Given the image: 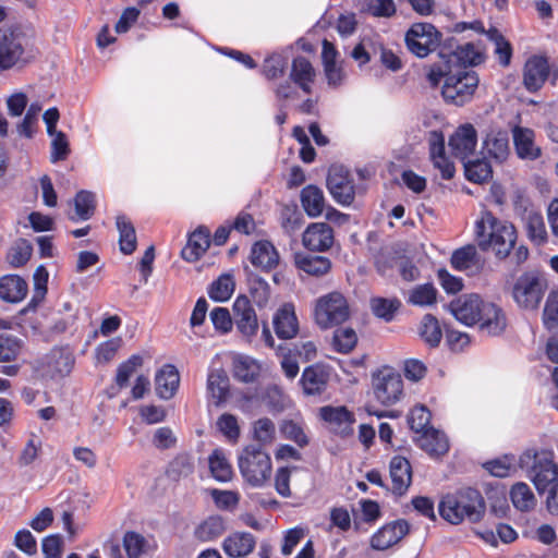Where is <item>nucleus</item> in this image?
Listing matches in <instances>:
<instances>
[{
  "mask_svg": "<svg viewBox=\"0 0 558 558\" xmlns=\"http://www.w3.org/2000/svg\"><path fill=\"white\" fill-rule=\"evenodd\" d=\"M475 239L482 251H492L504 259L514 247L517 230L510 222L497 219L490 211H484L475 225Z\"/></svg>",
  "mask_w": 558,
  "mask_h": 558,
  "instance_id": "obj_2",
  "label": "nucleus"
},
{
  "mask_svg": "<svg viewBox=\"0 0 558 558\" xmlns=\"http://www.w3.org/2000/svg\"><path fill=\"white\" fill-rule=\"evenodd\" d=\"M34 57L33 36L21 26L0 29V71L24 65Z\"/></svg>",
  "mask_w": 558,
  "mask_h": 558,
  "instance_id": "obj_4",
  "label": "nucleus"
},
{
  "mask_svg": "<svg viewBox=\"0 0 558 558\" xmlns=\"http://www.w3.org/2000/svg\"><path fill=\"white\" fill-rule=\"evenodd\" d=\"M483 149L496 162L502 163L506 161L510 153L507 132L490 130L483 141Z\"/></svg>",
  "mask_w": 558,
  "mask_h": 558,
  "instance_id": "obj_24",
  "label": "nucleus"
},
{
  "mask_svg": "<svg viewBox=\"0 0 558 558\" xmlns=\"http://www.w3.org/2000/svg\"><path fill=\"white\" fill-rule=\"evenodd\" d=\"M248 293L258 307H265L270 298V288L264 279L253 277L248 280Z\"/></svg>",
  "mask_w": 558,
  "mask_h": 558,
  "instance_id": "obj_56",
  "label": "nucleus"
},
{
  "mask_svg": "<svg viewBox=\"0 0 558 558\" xmlns=\"http://www.w3.org/2000/svg\"><path fill=\"white\" fill-rule=\"evenodd\" d=\"M252 435L253 439L258 442L257 446L262 448V446L269 445L275 440L276 426L268 417L258 418L252 424Z\"/></svg>",
  "mask_w": 558,
  "mask_h": 558,
  "instance_id": "obj_46",
  "label": "nucleus"
},
{
  "mask_svg": "<svg viewBox=\"0 0 558 558\" xmlns=\"http://www.w3.org/2000/svg\"><path fill=\"white\" fill-rule=\"evenodd\" d=\"M372 389L374 398L383 405L390 407L403 396V380L392 368L384 367L373 374Z\"/></svg>",
  "mask_w": 558,
  "mask_h": 558,
  "instance_id": "obj_10",
  "label": "nucleus"
},
{
  "mask_svg": "<svg viewBox=\"0 0 558 558\" xmlns=\"http://www.w3.org/2000/svg\"><path fill=\"white\" fill-rule=\"evenodd\" d=\"M301 204L310 217H318L325 208L323 191L316 185H307L301 192Z\"/></svg>",
  "mask_w": 558,
  "mask_h": 558,
  "instance_id": "obj_35",
  "label": "nucleus"
},
{
  "mask_svg": "<svg viewBox=\"0 0 558 558\" xmlns=\"http://www.w3.org/2000/svg\"><path fill=\"white\" fill-rule=\"evenodd\" d=\"M27 294V283L16 275L0 278V298L10 303H19Z\"/></svg>",
  "mask_w": 558,
  "mask_h": 558,
  "instance_id": "obj_30",
  "label": "nucleus"
},
{
  "mask_svg": "<svg viewBox=\"0 0 558 558\" xmlns=\"http://www.w3.org/2000/svg\"><path fill=\"white\" fill-rule=\"evenodd\" d=\"M327 187L341 205H351L355 196V186L348 169L342 166H331L327 177Z\"/></svg>",
  "mask_w": 558,
  "mask_h": 558,
  "instance_id": "obj_14",
  "label": "nucleus"
},
{
  "mask_svg": "<svg viewBox=\"0 0 558 558\" xmlns=\"http://www.w3.org/2000/svg\"><path fill=\"white\" fill-rule=\"evenodd\" d=\"M276 335L281 339L293 338L299 330L294 306L290 303L283 304L274 316Z\"/></svg>",
  "mask_w": 558,
  "mask_h": 558,
  "instance_id": "obj_26",
  "label": "nucleus"
},
{
  "mask_svg": "<svg viewBox=\"0 0 558 558\" xmlns=\"http://www.w3.org/2000/svg\"><path fill=\"white\" fill-rule=\"evenodd\" d=\"M122 546L125 554H122L119 544H111L109 558H141L146 553L148 543L142 534L129 531L123 535Z\"/></svg>",
  "mask_w": 558,
  "mask_h": 558,
  "instance_id": "obj_20",
  "label": "nucleus"
},
{
  "mask_svg": "<svg viewBox=\"0 0 558 558\" xmlns=\"http://www.w3.org/2000/svg\"><path fill=\"white\" fill-rule=\"evenodd\" d=\"M232 371L240 381L252 383L259 376L260 365L248 355L236 354L232 360Z\"/></svg>",
  "mask_w": 558,
  "mask_h": 558,
  "instance_id": "obj_33",
  "label": "nucleus"
},
{
  "mask_svg": "<svg viewBox=\"0 0 558 558\" xmlns=\"http://www.w3.org/2000/svg\"><path fill=\"white\" fill-rule=\"evenodd\" d=\"M22 348V341L11 335H0V362L14 360Z\"/></svg>",
  "mask_w": 558,
  "mask_h": 558,
  "instance_id": "obj_57",
  "label": "nucleus"
},
{
  "mask_svg": "<svg viewBox=\"0 0 558 558\" xmlns=\"http://www.w3.org/2000/svg\"><path fill=\"white\" fill-rule=\"evenodd\" d=\"M438 511L440 517L451 524H459L463 520L475 523L484 515L485 501L478 490L464 488L444 496Z\"/></svg>",
  "mask_w": 558,
  "mask_h": 558,
  "instance_id": "obj_3",
  "label": "nucleus"
},
{
  "mask_svg": "<svg viewBox=\"0 0 558 558\" xmlns=\"http://www.w3.org/2000/svg\"><path fill=\"white\" fill-rule=\"evenodd\" d=\"M418 445L430 456H442L449 450L447 436L434 428L420 436Z\"/></svg>",
  "mask_w": 558,
  "mask_h": 558,
  "instance_id": "obj_34",
  "label": "nucleus"
},
{
  "mask_svg": "<svg viewBox=\"0 0 558 558\" xmlns=\"http://www.w3.org/2000/svg\"><path fill=\"white\" fill-rule=\"evenodd\" d=\"M75 215L70 216L73 221L87 220L95 211V195L88 191H80L74 198Z\"/></svg>",
  "mask_w": 558,
  "mask_h": 558,
  "instance_id": "obj_44",
  "label": "nucleus"
},
{
  "mask_svg": "<svg viewBox=\"0 0 558 558\" xmlns=\"http://www.w3.org/2000/svg\"><path fill=\"white\" fill-rule=\"evenodd\" d=\"M420 335L425 343L429 347H437L442 338L441 328L437 318L430 314H426L420 327Z\"/></svg>",
  "mask_w": 558,
  "mask_h": 558,
  "instance_id": "obj_45",
  "label": "nucleus"
},
{
  "mask_svg": "<svg viewBox=\"0 0 558 558\" xmlns=\"http://www.w3.org/2000/svg\"><path fill=\"white\" fill-rule=\"evenodd\" d=\"M401 302L393 299L374 298L371 300V307L375 316L390 322L393 319L396 312L400 308Z\"/></svg>",
  "mask_w": 558,
  "mask_h": 558,
  "instance_id": "obj_49",
  "label": "nucleus"
},
{
  "mask_svg": "<svg viewBox=\"0 0 558 558\" xmlns=\"http://www.w3.org/2000/svg\"><path fill=\"white\" fill-rule=\"evenodd\" d=\"M41 445L39 437L33 434L19 456V464L21 466L32 464L37 459Z\"/></svg>",
  "mask_w": 558,
  "mask_h": 558,
  "instance_id": "obj_60",
  "label": "nucleus"
},
{
  "mask_svg": "<svg viewBox=\"0 0 558 558\" xmlns=\"http://www.w3.org/2000/svg\"><path fill=\"white\" fill-rule=\"evenodd\" d=\"M410 531L405 520H396L381 526L371 538V546L376 550H385L398 544Z\"/></svg>",
  "mask_w": 558,
  "mask_h": 558,
  "instance_id": "obj_16",
  "label": "nucleus"
},
{
  "mask_svg": "<svg viewBox=\"0 0 558 558\" xmlns=\"http://www.w3.org/2000/svg\"><path fill=\"white\" fill-rule=\"evenodd\" d=\"M255 538L251 533H234L223 542V550L230 557H243L253 551Z\"/></svg>",
  "mask_w": 558,
  "mask_h": 558,
  "instance_id": "obj_31",
  "label": "nucleus"
},
{
  "mask_svg": "<svg viewBox=\"0 0 558 558\" xmlns=\"http://www.w3.org/2000/svg\"><path fill=\"white\" fill-rule=\"evenodd\" d=\"M440 61L427 66L426 78L430 87L436 88L449 72L466 70L468 65H476L483 57L471 43L458 46L454 50L439 52Z\"/></svg>",
  "mask_w": 558,
  "mask_h": 558,
  "instance_id": "obj_5",
  "label": "nucleus"
},
{
  "mask_svg": "<svg viewBox=\"0 0 558 558\" xmlns=\"http://www.w3.org/2000/svg\"><path fill=\"white\" fill-rule=\"evenodd\" d=\"M302 242L310 251L323 252L329 250L333 243L332 229L325 222L312 223L304 231Z\"/></svg>",
  "mask_w": 558,
  "mask_h": 558,
  "instance_id": "obj_18",
  "label": "nucleus"
},
{
  "mask_svg": "<svg viewBox=\"0 0 558 558\" xmlns=\"http://www.w3.org/2000/svg\"><path fill=\"white\" fill-rule=\"evenodd\" d=\"M548 75L549 65L547 59L539 56H533L524 65V86L529 92H536L544 85Z\"/></svg>",
  "mask_w": 558,
  "mask_h": 558,
  "instance_id": "obj_19",
  "label": "nucleus"
},
{
  "mask_svg": "<svg viewBox=\"0 0 558 558\" xmlns=\"http://www.w3.org/2000/svg\"><path fill=\"white\" fill-rule=\"evenodd\" d=\"M524 221L529 238L537 244L543 243L546 240L547 232L542 215L529 211L524 217Z\"/></svg>",
  "mask_w": 558,
  "mask_h": 558,
  "instance_id": "obj_53",
  "label": "nucleus"
},
{
  "mask_svg": "<svg viewBox=\"0 0 558 558\" xmlns=\"http://www.w3.org/2000/svg\"><path fill=\"white\" fill-rule=\"evenodd\" d=\"M430 416V412L425 405L414 407L408 416L410 428L421 435L432 429L429 427Z\"/></svg>",
  "mask_w": 558,
  "mask_h": 558,
  "instance_id": "obj_54",
  "label": "nucleus"
},
{
  "mask_svg": "<svg viewBox=\"0 0 558 558\" xmlns=\"http://www.w3.org/2000/svg\"><path fill=\"white\" fill-rule=\"evenodd\" d=\"M234 289L235 281L233 276L230 274H225L210 284L208 289V295L216 302H226L231 298Z\"/></svg>",
  "mask_w": 558,
  "mask_h": 558,
  "instance_id": "obj_40",
  "label": "nucleus"
},
{
  "mask_svg": "<svg viewBox=\"0 0 558 558\" xmlns=\"http://www.w3.org/2000/svg\"><path fill=\"white\" fill-rule=\"evenodd\" d=\"M62 544V537L59 534L46 536L41 542L45 558H61Z\"/></svg>",
  "mask_w": 558,
  "mask_h": 558,
  "instance_id": "obj_64",
  "label": "nucleus"
},
{
  "mask_svg": "<svg viewBox=\"0 0 558 558\" xmlns=\"http://www.w3.org/2000/svg\"><path fill=\"white\" fill-rule=\"evenodd\" d=\"M73 364L74 359L69 352L53 350L49 356L48 367L52 377H63L70 374Z\"/></svg>",
  "mask_w": 558,
  "mask_h": 558,
  "instance_id": "obj_43",
  "label": "nucleus"
},
{
  "mask_svg": "<svg viewBox=\"0 0 558 558\" xmlns=\"http://www.w3.org/2000/svg\"><path fill=\"white\" fill-rule=\"evenodd\" d=\"M207 389L217 404L226 401L229 395V377L223 369L210 371L207 378Z\"/></svg>",
  "mask_w": 558,
  "mask_h": 558,
  "instance_id": "obj_37",
  "label": "nucleus"
},
{
  "mask_svg": "<svg viewBox=\"0 0 558 558\" xmlns=\"http://www.w3.org/2000/svg\"><path fill=\"white\" fill-rule=\"evenodd\" d=\"M390 477L392 492L400 496L403 495L412 482V468L410 462L403 457H393L390 461Z\"/></svg>",
  "mask_w": 558,
  "mask_h": 558,
  "instance_id": "obj_25",
  "label": "nucleus"
},
{
  "mask_svg": "<svg viewBox=\"0 0 558 558\" xmlns=\"http://www.w3.org/2000/svg\"><path fill=\"white\" fill-rule=\"evenodd\" d=\"M437 290L430 283L416 286L409 293L408 303L415 306H429L436 303Z\"/></svg>",
  "mask_w": 558,
  "mask_h": 558,
  "instance_id": "obj_47",
  "label": "nucleus"
},
{
  "mask_svg": "<svg viewBox=\"0 0 558 558\" xmlns=\"http://www.w3.org/2000/svg\"><path fill=\"white\" fill-rule=\"evenodd\" d=\"M238 465L245 483L252 487H263L271 476V459L257 445H247L241 450Z\"/></svg>",
  "mask_w": 558,
  "mask_h": 558,
  "instance_id": "obj_6",
  "label": "nucleus"
},
{
  "mask_svg": "<svg viewBox=\"0 0 558 558\" xmlns=\"http://www.w3.org/2000/svg\"><path fill=\"white\" fill-rule=\"evenodd\" d=\"M142 356L134 354L118 366L116 385L119 389L125 388L128 386L130 378L133 376L136 369L142 366Z\"/></svg>",
  "mask_w": 558,
  "mask_h": 558,
  "instance_id": "obj_51",
  "label": "nucleus"
},
{
  "mask_svg": "<svg viewBox=\"0 0 558 558\" xmlns=\"http://www.w3.org/2000/svg\"><path fill=\"white\" fill-rule=\"evenodd\" d=\"M289 77L305 94H311L316 80V70L307 58L299 56L292 60Z\"/></svg>",
  "mask_w": 558,
  "mask_h": 558,
  "instance_id": "obj_22",
  "label": "nucleus"
},
{
  "mask_svg": "<svg viewBox=\"0 0 558 558\" xmlns=\"http://www.w3.org/2000/svg\"><path fill=\"white\" fill-rule=\"evenodd\" d=\"M217 426L229 440L236 441L239 439L240 427L234 415L228 413L222 414L217 421Z\"/></svg>",
  "mask_w": 558,
  "mask_h": 558,
  "instance_id": "obj_61",
  "label": "nucleus"
},
{
  "mask_svg": "<svg viewBox=\"0 0 558 558\" xmlns=\"http://www.w3.org/2000/svg\"><path fill=\"white\" fill-rule=\"evenodd\" d=\"M232 310L233 322L238 331L247 339L256 336L258 319L255 310L251 305L250 299L244 294L238 295L233 302Z\"/></svg>",
  "mask_w": 558,
  "mask_h": 558,
  "instance_id": "obj_15",
  "label": "nucleus"
},
{
  "mask_svg": "<svg viewBox=\"0 0 558 558\" xmlns=\"http://www.w3.org/2000/svg\"><path fill=\"white\" fill-rule=\"evenodd\" d=\"M513 144L519 158L535 160L542 155L541 147L535 144V133L529 128L512 129Z\"/></svg>",
  "mask_w": 558,
  "mask_h": 558,
  "instance_id": "obj_21",
  "label": "nucleus"
},
{
  "mask_svg": "<svg viewBox=\"0 0 558 558\" xmlns=\"http://www.w3.org/2000/svg\"><path fill=\"white\" fill-rule=\"evenodd\" d=\"M41 111V106L38 104H32L22 120V122L17 125V132L20 135L25 137H32L34 133V124L37 121V117Z\"/></svg>",
  "mask_w": 558,
  "mask_h": 558,
  "instance_id": "obj_62",
  "label": "nucleus"
},
{
  "mask_svg": "<svg viewBox=\"0 0 558 558\" xmlns=\"http://www.w3.org/2000/svg\"><path fill=\"white\" fill-rule=\"evenodd\" d=\"M119 231L120 251L130 255L136 250V233L132 222L125 216H118L116 220Z\"/></svg>",
  "mask_w": 558,
  "mask_h": 558,
  "instance_id": "obj_38",
  "label": "nucleus"
},
{
  "mask_svg": "<svg viewBox=\"0 0 558 558\" xmlns=\"http://www.w3.org/2000/svg\"><path fill=\"white\" fill-rule=\"evenodd\" d=\"M441 94L444 99L457 106L470 101L478 86V76L472 70H460L449 72L444 76Z\"/></svg>",
  "mask_w": 558,
  "mask_h": 558,
  "instance_id": "obj_7",
  "label": "nucleus"
},
{
  "mask_svg": "<svg viewBox=\"0 0 558 558\" xmlns=\"http://www.w3.org/2000/svg\"><path fill=\"white\" fill-rule=\"evenodd\" d=\"M510 498L515 509L531 511L536 506V498L527 484L519 482L510 490Z\"/></svg>",
  "mask_w": 558,
  "mask_h": 558,
  "instance_id": "obj_39",
  "label": "nucleus"
},
{
  "mask_svg": "<svg viewBox=\"0 0 558 558\" xmlns=\"http://www.w3.org/2000/svg\"><path fill=\"white\" fill-rule=\"evenodd\" d=\"M314 314L322 328H329L344 323L350 316V308L343 294L333 291L316 301Z\"/></svg>",
  "mask_w": 558,
  "mask_h": 558,
  "instance_id": "obj_9",
  "label": "nucleus"
},
{
  "mask_svg": "<svg viewBox=\"0 0 558 558\" xmlns=\"http://www.w3.org/2000/svg\"><path fill=\"white\" fill-rule=\"evenodd\" d=\"M32 252V244L25 239H20L12 245L7 258L13 267H21L28 262Z\"/></svg>",
  "mask_w": 558,
  "mask_h": 558,
  "instance_id": "obj_55",
  "label": "nucleus"
},
{
  "mask_svg": "<svg viewBox=\"0 0 558 558\" xmlns=\"http://www.w3.org/2000/svg\"><path fill=\"white\" fill-rule=\"evenodd\" d=\"M545 291L544 282L536 275L523 274L515 281L512 295L519 306L524 308H536Z\"/></svg>",
  "mask_w": 558,
  "mask_h": 558,
  "instance_id": "obj_12",
  "label": "nucleus"
},
{
  "mask_svg": "<svg viewBox=\"0 0 558 558\" xmlns=\"http://www.w3.org/2000/svg\"><path fill=\"white\" fill-rule=\"evenodd\" d=\"M223 531V520L220 517H209L197 526L195 534L198 539L208 542L220 536Z\"/></svg>",
  "mask_w": 558,
  "mask_h": 558,
  "instance_id": "obj_52",
  "label": "nucleus"
},
{
  "mask_svg": "<svg viewBox=\"0 0 558 558\" xmlns=\"http://www.w3.org/2000/svg\"><path fill=\"white\" fill-rule=\"evenodd\" d=\"M478 264V255L474 245L456 250L451 256V265L459 271H466Z\"/></svg>",
  "mask_w": 558,
  "mask_h": 558,
  "instance_id": "obj_41",
  "label": "nucleus"
},
{
  "mask_svg": "<svg viewBox=\"0 0 558 558\" xmlns=\"http://www.w3.org/2000/svg\"><path fill=\"white\" fill-rule=\"evenodd\" d=\"M450 313L457 320L466 325H478L481 331L489 336H498L506 328V317L501 308L486 302L477 294H464L450 302Z\"/></svg>",
  "mask_w": 558,
  "mask_h": 558,
  "instance_id": "obj_1",
  "label": "nucleus"
},
{
  "mask_svg": "<svg viewBox=\"0 0 558 558\" xmlns=\"http://www.w3.org/2000/svg\"><path fill=\"white\" fill-rule=\"evenodd\" d=\"M288 66L286 57L279 53H274L264 60L262 72L267 80H277L283 76Z\"/></svg>",
  "mask_w": 558,
  "mask_h": 558,
  "instance_id": "obj_50",
  "label": "nucleus"
},
{
  "mask_svg": "<svg viewBox=\"0 0 558 558\" xmlns=\"http://www.w3.org/2000/svg\"><path fill=\"white\" fill-rule=\"evenodd\" d=\"M319 418L325 423L329 432L340 437H348L353 434L355 416L344 405H325L318 410Z\"/></svg>",
  "mask_w": 558,
  "mask_h": 558,
  "instance_id": "obj_13",
  "label": "nucleus"
},
{
  "mask_svg": "<svg viewBox=\"0 0 558 558\" xmlns=\"http://www.w3.org/2000/svg\"><path fill=\"white\" fill-rule=\"evenodd\" d=\"M357 336L351 328H340L335 331L333 345L338 352L349 353L354 349Z\"/></svg>",
  "mask_w": 558,
  "mask_h": 558,
  "instance_id": "obj_58",
  "label": "nucleus"
},
{
  "mask_svg": "<svg viewBox=\"0 0 558 558\" xmlns=\"http://www.w3.org/2000/svg\"><path fill=\"white\" fill-rule=\"evenodd\" d=\"M296 267L307 275L320 277L331 269V262L328 257L310 254L295 255Z\"/></svg>",
  "mask_w": 558,
  "mask_h": 558,
  "instance_id": "obj_32",
  "label": "nucleus"
},
{
  "mask_svg": "<svg viewBox=\"0 0 558 558\" xmlns=\"http://www.w3.org/2000/svg\"><path fill=\"white\" fill-rule=\"evenodd\" d=\"M156 392L162 399H170L174 396L180 384L178 369L170 364L165 365L155 377Z\"/></svg>",
  "mask_w": 558,
  "mask_h": 558,
  "instance_id": "obj_28",
  "label": "nucleus"
},
{
  "mask_svg": "<svg viewBox=\"0 0 558 558\" xmlns=\"http://www.w3.org/2000/svg\"><path fill=\"white\" fill-rule=\"evenodd\" d=\"M543 322L548 330L558 329V291H551L546 300Z\"/></svg>",
  "mask_w": 558,
  "mask_h": 558,
  "instance_id": "obj_59",
  "label": "nucleus"
},
{
  "mask_svg": "<svg viewBox=\"0 0 558 558\" xmlns=\"http://www.w3.org/2000/svg\"><path fill=\"white\" fill-rule=\"evenodd\" d=\"M520 465L523 469H530L529 477L538 492H543L558 475L550 451H526L520 458Z\"/></svg>",
  "mask_w": 558,
  "mask_h": 558,
  "instance_id": "obj_8",
  "label": "nucleus"
},
{
  "mask_svg": "<svg viewBox=\"0 0 558 558\" xmlns=\"http://www.w3.org/2000/svg\"><path fill=\"white\" fill-rule=\"evenodd\" d=\"M121 338H112L96 348V360L98 363L110 362L121 347Z\"/></svg>",
  "mask_w": 558,
  "mask_h": 558,
  "instance_id": "obj_63",
  "label": "nucleus"
},
{
  "mask_svg": "<svg viewBox=\"0 0 558 558\" xmlns=\"http://www.w3.org/2000/svg\"><path fill=\"white\" fill-rule=\"evenodd\" d=\"M439 40V32L429 23H415L405 34L409 51L418 58H425L434 51L438 47Z\"/></svg>",
  "mask_w": 558,
  "mask_h": 558,
  "instance_id": "obj_11",
  "label": "nucleus"
},
{
  "mask_svg": "<svg viewBox=\"0 0 558 558\" xmlns=\"http://www.w3.org/2000/svg\"><path fill=\"white\" fill-rule=\"evenodd\" d=\"M208 464L211 476L218 482H229L232 478V466L220 448L215 449L208 457Z\"/></svg>",
  "mask_w": 558,
  "mask_h": 558,
  "instance_id": "obj_36",
  "label": "nucleus"
},
{
  "mask_svg": "<svg viewBox=\"0 0 558 558\" xmlns=\"http://www.w3.org/2000/svg\"><path fill=\"white\" fill-rule=\"evenodd\" d=\"M194 472V461L190 454H178L167 469L168 476L173 481L189 477Z\"/></svg>",
  "mask_w": 558,
  "mask_h": 558,
  "instance_id": "obj_42",
  "label": "nucleus"
},
{
  "mask_svg": "<svg viewBox=\"0 0 558 558\" xmlns=\"http://www.w3.org/2000/svg\"><path fill=\"white\" fill-rule=\"evenodd\" d=\"M251 263L263 270H271L279 264V254L269 241H257L251 250Z\"/></svg>",
  "mask_w": 558,
  "mask_h": 558,
  "instance_id": "obj_27",
  "label": "nucleus"
},
{
  "mask_svg": "<svg viewBox=\"0 0 558 558\" xmlns=\"http://www.w3.org/2000/svg\"><path fill=\"white\" fill-rule=\"evenodd\" d=\"M330 377L329 367L322 364L307 366L302 374L301 383L306 395L322 393Z\"/></svg>",
  "mask_w": 558,
  "mask_h": 558,
  "instance_id": "obj_23",
  "label": "nucleus"
},
{
  "mask_svg": "<svg viewBox=\"0 0 558 558\" xmlns=\"http://www.w3.org/2000/svg\"><path fill=\"white\" fill-rule=\"evenodd\" d=\"M465 177L469 181L483 183L492 178V167L484 159L470 160L464 163Z\"/></svg>",
  "mask_w": 558,
  "mask_h": 558,
  "instance_id": "obj_48",
  "label": "nucleus"
},
{
  "mask_svg": "<svg viewBox=\"0 0 558 558\" xmlns=\"http://www.w3.org/2000/svg\"><path fill=\"white\" fill-rule=\"evenodd\" d=\"M210 233L206 228L199 227L189 236L186 246L182 250V257L187 262L197 260L209 247Z\"/></svg>",
  "mask_w": 558,
  "mask_h": 558,
  "instance_id": "obj_29",
  "label": "nucleus"
},
{
  "mask_svg": "<svg viewBox=\"0 0 558 558\" xmlns=\"http://www.w3.org/2000/svg\"><path fill=\"white\" fill-rule=\"evenodd\" d=\"M477 144V133L471 123L459 126L449 138V147L456 157L464 160L472 155Z\"/></svg>",
  "mask_w": 558,
  "mask_h": 558,
  "instance_id": "obj_17",
  "label": "nucleus"
}]
</instances>
